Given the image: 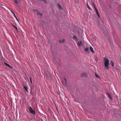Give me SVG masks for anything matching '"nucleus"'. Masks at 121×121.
I'll list each match as a JSON object with an SVG mask.
<instances>
[{"mask_svg":"<svg viewBox=\"0 0 121 121\" xmlns=\"http://www.w3.org/2000/svg\"><path fill=\"white\" fill-rule=\"evenodd\" d=\"M30 82H32V80H31V77H30Z\"/></svg>","mask_w":121,"mask_h":121,"instance_id":"5701e85b","label":"nucleus"},{"mask_svg":"<svg viewBox=\"0 0 121 121\" xmlns=\"http://www.w3.org/2000/svg\"><path fill=\"white\" fill-rule=\"evenodd\" d=\"M28 86H24V89L27 93L28 92Z\"/></svg>","mask_w":121,"mask_h":121,"instance_id":"39448f33","label":"nucleus"},{"mask_svg":"<svg viewBox=\"0 0 121 121\" xmlns=\"http://www.w3.org/2000/svg\"><path fill=\"white\" fill-rule=\"evenodd\" d=\"M14 0V2L16 4H18V2L17 0Z\"/></svg>","mask_w":121,"mask_h":121,"instance_id":"6ab92c4d","label":"nucleus"},{"mask_svg":"<svg viewBox=\"0 0 121 121\" xmlns=\"http://www.w3.org/2000/svg\"><path fill=\"white\" fill-rule=\"evenodd\" d=\"M28 107L29 110L31 113L34 115H35L36 113L35 110L33 109L31 106H28Z\"/></svg>","mask_w":121,"mask_h":121,"instance_id":"f03ea898","label":"nucleus"},{"mask_svg":"<svg viewBox=\"0 0 121 121\" xmlns=\"http://www.w3.org/2000/svg\"><path fill=\"white\" fill-rule=\"evenodd\" d=\"M11 12L13 14V15H14V14H15L13 12H12V11H11Z\"/></svg>","mask_w":121,"mask_h":121,"instance_id":"a878e982","label":"nucleus"},{"mask_svg":"<svg viewBox=\"0 0 121 121\" xmlns=\"http://www.w3.org/2000/svg\"><path fill=\"white\" fill-rule=\"evenodd\" d=\"M104 66L106 69H109V60L106 58H104Z\"/></svg>","mask_w":121,"mask_h":121,"instance_id":"f257e3e1","label":"nucleus"},{"mask_svg":"<svg viewBox=\"0 0 121 121\" xmlns=\"http://www.w3.org/2000/svg\"><path fill=\"white\" fill-rule=\"evenodd\" d=\"M65 41V39H63L62 40H60L59 41V42L60 43H62L64 42Z\"/></svg>","mask_w":121,"mask_h":121,"instance_id":"f8f14e48","label":"nucleus"},{"mask_svg":"<svg viewBox=\"0 0 121 121\" xmlns=\"http://www.w3.org/2000/svg\"><path fill=\"white\" fill-rule=\"evenodd\" d=\"M93 5L94 7L95 8H95H96V7L94 3H93Z\"/></svg>","mask_w":121,"mask_h":121,"instance_id":"4be33fe9","label":"nucleus"},{"mask_svg":"<svg viewBox=\"0 0 121 121\" xmlns=\"http://www.w3.org/2000/svg\"><path fill=\"white\" fill-rule=\"evenodd\" d=\"M73 38L74 39H76V40H78V39L77 38V37L76 36H73Z\"/></svg>","mask_w":121,"mask_h":121,"instance_id":"4468645a","label":"nucleus"},{"mask_svg":"<svg viewBox=\"0 0 121 121\" xmlns=\"http://www.w3.org/2000/svg\"><path fill=\"white\" fill-rule=\"evenodd\" d=\"M87 7L88 8L90 9V10H91L92 9L90 8V6H89L88 5V3H87Z\"/></svg>","mask_w":121,"mask_h":121,"instance_id":"9d476101","label":"nucleus"},{"mask_svg":"<svg viewBox=\"0 0 121 121\" xmlns=\"http://www.w3.org/2000/svg\"><path fill=\"white\" fill-rule=\"evenodd\" d=\"M33 11L34 12H37V9H34L33 10Z\"/></svg>","mask_w":121,"mask_h":121,"instance_id":"412c9836","label":"nucleus"},{"mask_svg":"<svg viewBox=\"0 0 121 121\" xmlns=\"http://www.w3.org/2000/svg\"><path fill=\"white\" fill-rule=\"evenodd\" d=\"M82 43V41H78L77 43L78 45L80 46H81Z\"/></svg>","mask_w":121,"mask_h":121,"instance_id":"6e6552de","label":"nucleus"},{"mask_svg":"<svg viewBox=\"0 0 121 121\" xmlns=\"http://www.w3.org/2000/svg\"><path fill=\"white\" fill-rule=\"evenodd\" d=\"M99 17V18H100V16H99V13H98V11L97 12H96Z\"/></svg>","mask_w":121,"mask_h":121,"instance_id":"aec40b11","label":"nucleus"},{"mask_svg":"<svg viewBox=\"0 0 121 121\" xmlns=\"http://www.w3.org/2000/svg\"><path fill=\"white\" fill-rule=\"evenodd\" d=\"M4 64L5 65H7L8 67H9L11 69H13V68L11 66L9 65V64H8L7 63H4Z\"/></svg>","mask_w":121,"mask_h":121,"instance_id":"0eeeda50","label":"nucleus"},{"mask_svg":"<svg viewBox=\"0 0 121 121\" xmlns=\"http://www.w3.org/2000/svg\"><path fill=\"white\" fill-rule=\"evenodd\" d=\"M110 63H111V65H112V66H114V63H113V61H112V60L111 61Z\"/></svg>","mask_w":121,"mask_h":121,"instance_id":"9b49d317","label":"nucleus"},{"mask_svg":"<svg viewBox=\"0 0 121 121\" xmlns=\"http://www.w3.org/2000/svg\"><path fill=\"white\" fill-rule=\"evenodd\" d=\"M81 76L82 77H86L87 76V74L85 73H83L81 74Z\"/></svg>","mask_w":121,"mask_h":121,"instance_id":"7ed1b4c3","label":"nucleus"},{"mask_svg":"<svg viewBox=\"0 0 121 121\" xmlns=\"http://www.w3.org/2000/svg\"><path fill=\"white\" fill-rule=\"evenodd\" d=\"M14 17H15V18H16L17 20L18 21V22L19 21V20H18V19H17V17L15 15V14H14V15H13Z\"/></svg>","mask_w":121,"mask_h":121,"instance_id":"2eb2a0df","label":"nucleus"},{"mask_svg":"<svg viewBox=\"0 0 121 121\" xmlns=\"http://www.w3.org/2000/svg\"><path fill=\"white\" fill-rule=\"evenodd\" d=\"M89 50V48L88 47H86L85 48V49L84 50V51L85 52H86Z\"/></svg>","mask_w":121,"mask_h":121,"instance_id":"1a4fd4ad","label":"nucleus"},{"mask_svg":"<svg viewBox=\"0 0 121 121\" xmlns=\"http://www.w3.org/2000/svg\"><path fill=\"white\" fill-rule=\"evenodd\" d=\"M95 75L96 77H98V76L97 75L96 73H95Z\"/></svg>","mask_w":121,"mask_h":121,"instance_id":"393cba45","label":"nucleus"},{"mask_svg":"<svg viewBox=\"0 0 121 121\" xmlns=\"http://www.w3.org/2000/svg\"><path fill=\"white\" fill-rule=\"evenodd\" d=\"M108 97L109 98L111 99H112V97H111V95L110 94H108Z\"/></svg>","mask_w":121,"mask_h":121,"instance_id":"dca6fc26","label":"nucleus"},{"mask_svg":"<svg viewBox=\"0 0 121 121\" xmlns=\"http://www.w3.org/2000/svg\"><path fill=\"white\" fill-rule=\"evenodd\" d=\"M13 26L15 28V29L17 30H18V29H17V27H16L15 26L13 25Z\"/></svg>","mask_w":121,"mask_h":121,"instance_id":"a211bd4d","label":"nucleus"},{"mask_svg":"<svg viewBox=\"0 0 121 121\" xmlns=\"http://www.w3.org/2000/svg\"><path fill=\"white\" fill-rule=\"evenodd\" d=\"M64 82H63V83H64V84H65V85H66L67 84V80L66 79V78L65 77L64 78ZM62 83H63V82H62Z\"/></svg>","mask_w":121,"mask_h":121,"instance_id":"20e7f679","label":"nucleus"},{"mask_svg":"<svg viewBox=\"0 0 121 121\" xmlns=\"http://www.w3.org/2000/svg\"><path fill=\"white\" fill-rule=\"evenodd\" d=\"M37 14L38 15H40L41 17L42 16V14L41 13H40L39 12H38Z\"/></svg>","mask_w":121,"mask_h":121,"instance_id":"ddd939ff","label":"nucleus"},{"mask_svg":"<svg viewBox=\"0 0 121 121\" xmlns=\"http://www.w3.org/2000/svg\"><path fill=\"white\" fill-rule=\"evenodd\" d=\"M90 50L91 52L92 53H94V51L93 50V48L91 46H90Z\"/></svg>","mask_w":121,"mask_h":121,"instance_id":"423d86ee","label":"nucleus"},{"mask_svg":"<svg viewBox=\"0 0 121 121\" xmlns=\"http://www.w3.org/2000/svg\"><path fill=\"white\" fill-rule=\"evenodd\" d=\"M96 12H97L98 11L96 8H95V9Z\"/></svg>","mask_w":121,"mask_h":121,"instance_id":"b1692460","label":"nucleus"},{"mask_svg":"<svg viewBox=\"0 0 121 121\" xmlns=\"http://www.w3.org/2000/svg\"><path fill=\"white\" fill-rule=\"evenodd\" d=\"M58 5L59 8L61 9H62V8L61 7L60 5V4H58Z\"/></svg>","mask_w":121,"mask_h":121,"instance_id":"f3484780","label":"nucleus"}]
</instances>
